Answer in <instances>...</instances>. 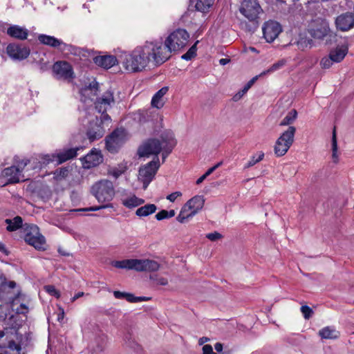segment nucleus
I'll use <instances>...</instances> for the list:
<instances>
[{
	"instance_id": "obj_1",
	"label": "nucleus",
	"mask_w": 354,
	"mask_h": 354,
	"mask_svg": "<svg viewBox=\"0 0 354 354\" xmlns=\"http://www.w3.org/2000/svg\"><path fill=\"white\" fill-rule=\"evenodd\" d=\"M176 140L170 130L165 131L159 138H151L146 140L138 149V155L140 157H149L151 155L157 156L162 151V160L171 152L176 145Z\"/></svg>"
},
{
	"instance_id": "obj_2",
	"label": "nucleus",
	"mask_w": 354,
	"mask_h": 354,
	"mask_svg": "<svg viewBox=\"0 0 354 354\" xmlns=\"http://www.w3.org/2000/svg\"><path fill=\"white\" fill-rule=\"evenodd\" d=\"M79 120L86 128V135L91 142L101 138L105 132V128L111 123L108 114H101L99 119L94 114L93 109H82L80 111Z\"/></svg>"
},
{
	"instance_id": "obj_3",
	"label": "nucleus",
	"mask_w": 354,
	"mask_h": 354,
	"mask_svg": "<svg viewBox=\"0 0 354 354\" xmlns=\"http://www.w3.org/2000/svg\"><path fill=\"white\" fill-rule=\"evenodd\" d=\"M117 56L118 63L128 73L141 72L148 66L140 45L131 51L120 50Z\"/></svg>"
},
{
	"instance_id": "obj_4",
	"label": "nucleus",
	"mask_w": 354,
	"mask_h": 354,
	"mask_svg": "<svg viewBox=\"0 0 354 354\" xmlns=\"http://www.w3.org/2000/svg\"><path fill=\"white\" fill-rule=\"evenodd\" d=\"M140 47L148 66L149 64L160 66L171 57L169 50L162 40L147 41Z\"/></svg>"
},
{
	"instance_id": "obj_5",
	"label": "nucleus",
	"mask_w": 354,
	"mask_h": 354,
	"mask_svg": "<svg viewBox=\"0 0 354 354\" xmlns=\"http://www.w3.org/2000/svg\"><path fill=\"white\" fill-rule=\"evenodd\" d=\"M26 166H29L32 169L41 168L37 158L22 160L18 163L17 166L6 168L3 171V175L8 178L9 183H18L25 180L26 178L23 172H26L28 170V169L25 170Z\"/></svg>"
},
{
	"instance_id": "obj_6",
	"label": "nucleus",
	"mask_w": 354,
	"mask_h": 354,
	"mask_svg": "<svg viewBox=\"0 0 354 354\" xmlns=\"http://www.w3.org/2000/svg\"><path fill=\"white\" fill-rule=\"evenodd\" d=\"M205 199L202 195H196L189 199L181 207L176 220L180 223H184L192 218L203 208Z\"/></svg>"
},
{
	"instance_id": "obj_7",
	"label": "nucleus",
	"mask_w": 354,
	"mask_h": 354,
	"mask_svg": "<svg viewBox=\"0 0 354 354\" xmlns=\"http://www.w3.org/2000/svg\"><path fill=\"white\" fill-rule=\"evenodd\" d=\"M189 34L183 28H178L170 32L165 38L164 42L171 57L172 53H178L188 44Z\"/></svg>"
},
{
	"instance_id": "obj_8",
	"label": "nucleus",
	"mask_w": 354,
	"mask_h": 354,
	"mask_svg": "<svg viewBox=\"0 0 354 354\" xmlns=\"http://www.w3.org/2000/svg\"><path fill=\"white\" fill-rule=\"evenodd\" d=\"M296 128L289 126L277 139L274 145V153L277 157L283 156L292 145L295 140Z\"/></svg>"
},
{
	"instance_id": "obj_9",
	"label": "nucleus",
	"mask_w": 354,
	"mask_h": 354,
	"mask_svg": "<svg viewBox=\"0 0 354 354\" xmlns=\"http://www.w3.org/2000/svg\"><path fill=\"white\" fill-rule=\"evenodd\" d=\"M92 193L99 203H109L115 196L113 184L109 180H102L92 187Z\"/></svg>"
},
{
	"instance_id": "obj_10",
	"label": "nucleus",
	"mask_w": 354,
	"mask_h": 354,
	"mask_svg": "<svg viewBox=\"0 0 354 354\" xmlns=\"http://www.w3.org/2000/svg\"><path fill=\"white\" fill-rule=\"evenodd\" d=\"M79 147L71 148L64 150L57 153L41 155L37 158L40 167L50 163L56 162L57 164H62L77 156Z\"/></svg>"
},
{
	"instance_id": "obj_11",
	"label": "nucleus",
	"mask_w": 354,
	"mask_h": 354,
	"mask_svg": "<svg viewBox=\"0 0 354 354\" xmlns=\"http://www.w3.org/2000/svg\"><path fill=\"white\" fill-rule=\"evenodd\" d=\"M24 239L27 243L39 250H45L46 239L39 232L35 225H26L24 227Z\"/></svg>"
},
{
	"instance_id": "obj_12",
	"label": "nucleus",
	"mask_w": 354,
	"mask_h": 354,
	"mask_svg": "<svg viewBox=\"0 0 354 354\" xmlns=\"http://www.w3.org/2000/svg\"><path fill=\"white\" fill-rule=\"evenodd\" d=\"M159 167V160L156 157V160H152L140 168L138 180L143 183L144 189H147L153 180Z\"/></svg>"
},
{
	"instance_id": "obj_13",
	"label": "nucleus",
	"mask_w": 354,
	"mask_h": 354,
	"mask_svg": "<svg viewBox=\"0 0 354 354\" xmlns=\"http://www.w3.org/2000/svg\"><path fill=\"white\" fill-rule=\"evenodd\" d=\"M240 12L250 21H256L262 9L257 0H243L239 8Z\"/></svg>"
},
{
	"instance_id": "obj_14",
	"label": "nucleus",
	"mask_w": 354,
	"mask_h": 354,
	"mask_svg": "<svg viewBox=\"0 0 354 354\" xmlns=\"http://www.w3.org/2000/svg\"><path fill=\"white\" fill-rule=\"evenodd\" d=\"M53 73L54 77L59 80L71 82L75 77L72 66L65 61L55 62L53 66Z\"/></svg>"
},
{
	"instance_id": "obj_15",
	"label": "nucleus",
	"mask_w": 354,
	"mask_h": 354,
	"mask_svg": "<svg viewBox=\"0 0 354 354\" xmlns=\"http://www.w3.org/2000/svg\"><path fill=\"white\" fill-rule=\"evenodd\" d=\"M127 139V133L123 129L114 131L106 139V147L111 153H115Z\"/></svg>"
},
{
	"instance_id": "obj_16",
	"label": "nucleus",
	"mask_w": 354,
	"mask_h": 354,
	"mask_svg": "<svg viewBox=\"0 0 354 354\" xmlns=\"http://www.w3.org/2000/svg\"><path fill=\"white\" fill-rule=\"evenodd\" d=\"M262 30L266 41L271 43L282 32V27L279 22L270 20L263 24Z\"/></svg>"
},
{
	"instance_id": "obj_17",
	"label": "nucleus",
	"mask_w": 354,
	"mask_h": 354,
	"mask_svg": "<svg viewBox=\"0 0 354 354\" xmlns=\"http://www.w3.org/2000/svg\"><path fill=\"white\" fill-rule=\"evenodd\" d=\"M6 53L10 58L15 61L26 59L30 53L29 48L17 44H10L6 47Z\"/></svg>"
},
{
	"instance_id": "obj_18",
	"label": "nucleus",
	"mask_w": 354,
	"mask_h": 354,
	"mask_svg": "<svg viewBox=\"0 0 354 354\" xmlns=\"http://www.w3.org/2000/svg\"><path fill=\"white\" fill-rule=\"evenodd\" d=\"M115 103L113 92L107 90L101 96L96 99L95 102V109L101 114H106V111Z\"/></svg>"
},
{
	"instance_id": "obj_19",
	"label": "nucleus",
	"mask_w": 354,
	"mask_h": 354,
	"mask_svg": "<svg viewBox=\"0 0 354 354\" xmlns=\"http://www.w3.org/2000/svg\"><path fill=\"white\" fill-rule=\"evenodd\" d=\"M309 32L313 38L322 39L330 32L329 24L324 19L316 20L312 24Z\"/></svg>"
},
{
	"instance_id": "obj_20",
	"label": "nucleus",
	"mask_w": 354,
	"mask_h": 354,
	"mask_svg": "<svg viewBox=\"0 0 354 354\" xmlns=\"http://www.w3.org/2000/svg\"><path fill=\"white\" fill-rule=\"evenodd\" d=\"M81 161L84 168L90 169L101 164L103 162V156L100 150L93 148Z\"/></svg>"
},
{
	"instance_id": "obj_21",
	"label": "nucleus",
	"mask_w": 354,
	"mask_h": 354,
	"mask_svg": "<svg viewBox=\"0 0 354 354\" xmlns=\"http://www.w3.org/2000/svg\"><path fill=\"white\" fill-rule=\"evenodd\" d=\"M160 268V264L155 260L149 259H136V271L156 272Z\"/></svg>"
},
{
	"instance_id": "obj_22",
	"label": "nucleus",
	"mask_w": 354,
	"mask_h": 354,
	"mask_svg": "<svg viewBox=\"0 0 354 354\" xmlns=\"http://www.w3.org/2000/svg\"><path fill=\"white\" fill-rule=\"evenodd\" d=\"M39 41L46 46H49L50 47L57 48L59 47L62 50H70L71 46L67 45L63 41L53 36L47 35L44 34L39 35L38 36Z\"/></svg>"
},
{
	"instance_id": "obj_23",
	"label": "nucleus",
	"mask_w": 354,
	"mask_h": 354,
	"mask_svg": "<svg viewBox=\"0 0 354 354\" xmlns=\"http://www.w3.org/2000/svg\"><path fill=\"white\" fill-rule=\"evenodd\" d=\"M335 25L342 31L350 30L354 26V15L351 12L340 15L336 18Z\"/></svg>"
},
{
	"instance_id": "obj_24",
	"label": "nucleus",
	"mask_w": 354,
	"mask_h": 354,
	"mask_svg": "<svg viewBox=\"0 0 354 354\" xmlns=\"http://www.w3.org/2000/svg\"><path fill=\"white\" fill-rule=\"evenodd\" d=\"M97 90L98 84L95 81L91 82L88 86L82 87L80 91L81 100L84 103L92 102L97 95Z\"/></svg>"
},
{
	"instance_id": "obj_25",
	"label": "nucleus",
	"mask_w": 354,
	"mask_h": 354,
	"mask_svg": "<svg viewBox=\"0 0 354 354\" xmlns=\"http://www.w3.org/2000/svg\"><path fill=\"white\" fill-rule=\"evenodd\" d=\"M6 33L12 38L19 40H25L28 37V30L18 25H11L7 29Z\"/></svg>"
},
{
	"instance_id": "obj_26",
	"label": "nucleus",
	"mask_w": 354,
	"mask_h": 354,
	"mask_svg": "<svg viewBox=\"0 0 354 354\" xmlns=\"http://www.w3.org/2000/svg\"><path fill=\"white\" fill-rule=\"evenodd\" d=\"M94 62L99 66L110 68L118 63V57L113 55H101L94 58Z\"/></svg>"
},
{
	"instance_id": "obj_27",
	"label": "nucleus",
	"mask_w": 354,
	"mask_h": 354,
	"mask_svg": "<svg viewBox=\"0 0 354 354\" xmlns=\"http://www.w3.org/2000/svg\"><path fill=\"white\" fill-rule=\"evenodd\" d=\"M348 52V47L346 44L337 45L331 49L329 55L335 63L341 62Z\"/></svg>"
},
{
	"instance_id": "obj_28",
	"label": "nucleus",
	"mask_w": 354,
	"mask_h": 354,
	"mask_svg": "<svg viewBox=\"0 0 354 354\" xmlns=\"http://www.w3.org/2000/svg\"><path fill=\"white\" fill-rule=\"evenodd\" d=\"M168 91V86H163L158 90L152 97L151 101V106L158 109H161L165 104L164 96L167 93Z\"/></svg>"
},
{
	"instance_id": "obj_29",
	"label": "nucleus",
	"mask_w": 354,
	"mask_h": 354,
	"mask_svg": "<svg viewBox=\"0 0 354 354\" xmlns=\"http://www.w3.org/2000/svg\"><path fill=\"white\" fill-rule=\"evenodd\" d=\"M145 203V200L131 194L122 198V204L128 209L138 207Z\"/></svg>"
},
{
	"instance_id": "obj_30",
	"label": "nucleus",
	"mask_w": 354,
	"mask_h": 354,
	"mask_svg": "<svg viewBox=\"0 0 354 354\" xmlns=\"http://www.w3.org/2000/svg\"><path fill=\"white\" fill-rule=\"evenodd\" d=\"M157 210V206L154 204H147L138 207L136 211V215L138 217H146L153 214Z\"/></svg>"
},
{
	"instance_id": "obj_31",
	"label": "nucleus",
	"mask_w": 354,
	"mask_h": 354,
	"mask_svg": "<svg viewBox=\"0 0 354 354\" xmlns=\"http://www.w3.org/2000/svg\"><path fill=\"white\" fill-rule=\"evenodd\" d=\"M111 264L117 268L136 270V259L115 261Z\"/></svg>"
},
{
	"instance_id": "obj_32",
	"label": "nucleus",
	"mask_w": 354,
	"mask_h": 354,
	"mask_svg": "<svg viewBox=\"0 0 354 354\" xmlns=\"http://www.w3.org/2000/svg\"><path fill=\"white\" fill-rule=\"evenodd\" d=\"M319 336L323 339H337L339 333L334 328L326 326L319 331Z\"/></svg>"
},
{
	"instance_id": "obj_33",
	"label": "nucleus",
	"mask_w": 354,
	"mask_h": 354,
	"mask_svg": "<svg viewBox=\"0 0 354 354\" xmlns=\"http://www.w3.org/2000/svg\"><path fill=\"white\" fill-rule=\"evenodd\" d=\"M127 163L122 162L116 167H113L109 169L108 174L115 178L124 174L127 169Z\"/></svg>"
},
{
	"instance_id": "obj_34",
	"label": "nucleus",
	"mask_w": 354,
	"mask_h": 354,
	"mask_svg": "<svg viewBox=\"0 0 354 354\" xmlns=\"http://www.w3.org/2000/svg\"><path fill=\"white\" fill-rule=\"evenodd\" d=\"M5 222L7 224L6 229L10 232L17 230L22 225V218L20 216H16L13 219H6Z\"/></svg>"
},
{
	"instance_id": "obj_35",
	"label": "nucleus",
	"mask_w": 354,
	"mask_h": 354,
	"mask_svg": "<svg viewBox=\"0 0 354 354\" xmlns=\"http://www.w3.org/2000/svg\"><path fill=\"white\" fill-rule=\"evenodd\" d=\"M214 0H197L196 3V9L201 12H207L212 6Z\"/></svg>"
},
{
	"instance_id": "obj_36",
	"label": "nucleus",
	"mask_w": 354,
	"mask_h": 354,
	"mask_svg": "<svg viewBox=\"0 0 354 354\" xmlns=\"http://www.w3.org/2000/svg\"><path fill=\"white\" fill-rule=\"evenodd\" d=\"M331 150H332V160L335 163H337L339 161L337 141L336 137L335 129L333 130L332 142H331Z\"/></svg>"
},
{
	"instance_id": "obj_37",
	"label": "nucleus",
	"mask_w": 354,
	"mask_h": 354,
	"mask_svg": "<svg viewBox=\"0 0 354 354\" xmlns=\"http://www.w3.org/2000/svg\"><path fill=\"white\" fill-rule=\"evenodd\" d=\"M297 117V112L296 110L292 109L287 113V115L282 119L279 123V126H288L294 122Z\"/></svg>"
},
{
	"instance_id": "obj_38",
	"label": "nucleus",
	"mask_w": 354,
	"mask_h": 354,
	"mask_svg": "<svg viewBox=\"0 0 354 354\" xmlns=\"http://www.w3.org/2000/svg\"><path fill=\"white\" fill-rule=\"evenodd\" d=\"M286 60L285 59H281L278 61L277 62L273 64L269 68H268L266 71H263L262 73H260V76H263L267 74L272 73L280 68H281L285 64H286Z\"/></svg>"
},
{
	"instance_id": "obj_39",
	"label": "nucleus",
	"mask_w": 354,
	"mask_h": 354,
	"mask_svg": "<svg viewBox=\"0 0 354 354\" xmlns=\"http://www.w3.org/2000/svg\"><path fill=\"white\" fill-rule=\"evenodd\" d=\"M175 214L176 212L174 209H171L169 211L162 209L157 213L155 217L158 221H161L163 219L172 218L175 216Z\"/></svg>"
},
{
	"instance_id": "obj_40",
	"label": "nucleus",
	"mask_w": 354,
	"mask_h": 354,
	"mask_svg": "<svg viewBox=\"0 0 354 354\" xmlns=\"http://www.w3.org/2000/svg\"><path fill=\"white\" fill-rule=\"evenodd\" d=\"M263 157L264 153L262 151H260L257 155L252 156L245 165V168L248 169L254 166L255 164L262 160L263 159Z\"/></svg>"
},
{
	"instance_id": "obj_41",
	"label": "nucleus",
	"mask_w": 354,
	"mask_h": 354,
	"mask_svg": "<svg viewBox=\"0 0 354 354\" xmlns=\"http://www.w3.org/2000/svg\"><path fill=\"white\" fill-rule=\"evenodd\" d=\"M198 42V41H196L195 44L189 48L187 53L182 55L181 58L184 60L188 61L191 60L193 57H194L196 55V46Z\"/></svg>"
},
{
	"instance_id": "obj_42",
	"label": "nucleus",
	"mask_w": 354,
	"mask_h": 354,
	"mask_svg": "<svg viewBox=\"0 0 354 354\" xmlns=\"http://www.w3.org/2000/svg\"><path fill=\"white\" fill-rule=\"evenodd\" d=\"M113 295L116 299H124L131 303H132V301H133V295L131 293L115 290L113 292Z\"/></svg>"
},
{
	"instance_id": "obj_43",
	"label": "nucleus",
	"mask_w": 354,
	"mask_h": 354,
	"mask_svg": "<svg viewBox=\"0 0 354 354\" xmlns=\"http://www.w3.org/2000/svg\"><path fill=\"white\" fill-rule=\"evenodd\" d=\"M150 279L153 281V283L157 286H167L168 284V279L164 277L154 274L150 277Z\"/></svg>"
},
{
	"instance_id": "obj_44",
	"label": "nucleus",
	"mask_w": 354,
	"mask_h": 354,
	"mask_svg": "<svg viewBox=\"0 0 354 354\" xmlns=\"http://www.w3.org/2000/svg\"><path fill=\"white\" fill-rule=\"evenodd\" d=\"M334 63L335 62L333 60L331 56L328 55V57H324L321 59L320 66L324 69H328L330 68Z\"/></svg>"
},
{
	"instance_id": "obj_45",
	"label": "nucleus",
	"mask_w": 354,
	"mask_h": 354,
	"mask_svg": "<svg viewBox=\"0 0 354 354\" xmlns=\"http://www.w3.org/2000/svg\"><path fill=\"white\" fill-rule=\"evenodd\" d=\"M6 351H8V354H19L21 351V346L17 344L14 342H10L8 344V348Z\"/></svg>"
},
{
	"instance_id": "obj_46",
	"label": "nucleus",
	"mask_w": 354,
	"mask_h": 354,
	"mask_svg": "<svg viewBox=\"0 0 354 354\" xmlns=\"http://www.w3.org/2000/svg\"><path fill=\"white\" fill-rule=\"evenodd\" d=\"M17 305V304L14 301L12 306L14 308V310L16 311L18 314H26L28 312V307L25 304H21L19 306L15 307Z\"/></svg>"
},
{
	"instance_id": "obj_47",
	"label": "nucleus",
	"mask_w": 354,
	"mask_h": 354,
	"mask_svg": "<svg viewBox=\"0 0 354 354\" xmlns=\"http://www.w3.org/2000/svg\"><path fill=\"white\" fill-rule=\"evenodd\" d=\"M44 290L50 295L55 297L56 298H59L61 294L58 290H57L55 286L48 285L44 286Z\"/></svg>"
},
{
	"instance_id": "obj_48",
	"label": "nucleus",
	"mask_w": 354,
	"mask_h": 354,
	"mask_svg": "<svg viewBox=\"0 0 354 354\" xmlns=\"http://www.w3.org/2000/svg\"><path fill=\"white\" fill-rule=\"evenodd\" d=\"M68 170L66 168H62L59 170H57L54 173V178L56 180H59L62 178H66L68 176Z\"/></svg>"
},
{
	"instance_id": "obj_49",
	"label": "nucleus",
	"mask_w": 354,
	"mask_h": 354,
	"mask_svg": "<svg viewBox=\"0 0 354 354\" xmlns=\"http://www.w3.org/2000/svg\"><path fill=\"white\" fill-rule=\"evenodd\" d=\"M301 312L306 319H310L313 315V310L309 306L304 305L301 307Z\"/></svg>"
},
{
	"instance_id": "obj_50",
	"label": "nucleus",
	"mask_w": 354,
	"mask_h": 354,
	"mask_svg": "<svg viewBox=\"0 0 354 354\" xmlns=\"http://www.w3.org/2000/svg\"><path fill=\"white\" fill-rule=\"evenodd\" d=\"M183 194L181 192L177 191L174 192L169 195L167 196L166 198L167 200L169 201L171 203H174L176 201L178 198L182 197Z\"/></svg>"
},
{
	"instance_id": "obj_51",
	"label": "nucleus",
	"mask_w": 354,
	"mask_h": 354,
	"mask_svg": "<svg viewBox=\"0 0 354 354\" xmlns=\"http://www.w3.org/2000/svg\"><path fill=\"white\" fill-rule=\"evenodd\" d=\"M113 207V205L111 203H107L106 205H100V206H93L89 208L84 209V211H98L102 209Z\"/></svg>"
},
{
	"instance_id": "obj_52",
	"label": "nucleus",
	"mask_w": 354,
	"mask_h": 354,
	"mask_svg": "<svg viewBox=\"0 0 354 354\" xmlns=\"http://www.w3.org/2000/svg\"><path fill=\"white\" fill-rule=\"evenodd\" d=\"M206 237L212 241H217V240L221 239L222 235L217 232H214L212 233L207 234L206 235Z\"/></svg>"
},
{
	"instance_id": "obj_53",
	"label": "nucleus",
	"mask_w": 354,
	"mask_h": 354,
	"mask_svg": "<svg viewBox=\"0 0 354 354\" xmlns=\"http://www.w3.org/2000/svg\"><path fill=\"white\" fill-rule=\"evenodd\" d=\"M203 354H216L213 351V348L211 345L206 344L203 347Z\"/></svg>"
},
{
	"instance_id": "obj_54",
	"label": "nucleus",
	"mask_w": 354,
	"mask_h": 354,
	"mask_svg": "<svg viewBox=\"0 0 354 354\" xmlns=\"http://www.w3.org/2000/svg\"><path fill=\"white\" fill-rule=\"evenodd\" d=\"M149 299H150V298L147 297H136L133 295L132 303L145 301H149Z\"/></svg>"
},
{
	"instance_id": "obj_55",
	"label": "nucleus",
	"mask_w": 354,
	"mask_h": 354,
	"mask_svg": "<svg viewBox=\"0 0 354 354\" xmlns=\"http://www.w3.org/2000/svg\"><path fill=\"white\" fill-rule=\"evenodd\" d=\"M245 93H246V91H245L243 89H242L234 95V96L233 97V99L235 101L239 100Z\"/></svg>"
},
{
	"instance_id": "obj_56",
	"label": "nucleus",
	"mask_w": 354,
	"mask_h": 354,
	"mask_svg": "<svg viewBox=\"0 0 354 354\" xmlns=\"http://www.w3.org/2000/svg\"><path fill=\"white\" fill-rule=\"evenodd\" d=\"M59 313L57 315V321L62 322L64 319V310L62 306H59Z\"/></svg>"
},
{
	"instance_id": "obj_57",
	"label": "nucleus",
	"mask_w": 354,
	"mask_h": 354,
	"mask_svg": "<svg viewBox=\"0 0 354 354\" xmlns=\"http://www.w3.org/2000/svg\"><path fill=\"white\" fill-rule=\"evenodd\" d=\"M84 295L83 292H79L77 294H75L72 298H71V302H74L76 299H79L80 297H82Z\"/></svg>"
},
{
	"instance_id": "obj_58",
	"label": "nucleus",
	"mask_w": 354,
	"mask_h": 354,
	"mask_svg": "<svg viewBox=\"0 0 354 354\" xmlns=\"http://www.w3.org/2000/svg\"><path fill=\"white\" fill-rule=\"evenodd\" d=\"M214 348L217 352H221L223 351V344L218 342L214 345Z\"/></svg>"
},
{
	"instance_id": "obj_59",
	"label": "nucleus",
	"mask_w": 354,
	"mask_h": 354,
	"mask_svg": "<svg viewBox=\"0 0 354 354\" xmlns=\"http://www.w3.org/2000/svg\"><path fill=\"white\" fill-rule=\"evenodd\" d=\"M209 340L208 337H202L198 339V344L199 345H203L205 343L207 342Z\"/></svg>"
},
{
	"instance_id": "obj_60",
	"label": "nucleus",
	"mask_w": 354,
	"mask_h": 354,
	"mask_svg": "<svg viewBox=\"0 0 354 354\" xmlns=\"http://www.w3.org/2000/svg\"><path fill=\"white\" fill-rule=\"evenodd\" d=\"M260 74L252 77L248 83L252 86L254 83L260 77Z\"/></svg>"
},
{
	"instance_id": "obj_61",
	"label": "nucleus",
	"mask_w": 354,
	"mask_h": 354,
	"mask_svg": "<svg viewBox=\"0 0 354 354\" xmlns=\"http://www.w3.org/2000/svg\"><path fill=\"white\" fill-rule=\"evenodd\" d=\"M207 177V176L205 173L203 176H201L199 178L197 179L196 184L197 185L201 184Z\"/></svg>"
},
{
	"instance_id": "obj_62",
	"label": "nucleus",
	"mask_w": 354,
	"mask_h": 354,
	"mask_svg": "<svg viewBox=\"0 0 354 354\" xmlns=\"http://www.w3.org/2000/svg\"><path fill=\"white\" fill-rule=\"evenodd\" d=\"M229 62H230V59H225V58H223V59H221L219 60V64L221 65L224 66V65L227 64V63H229Z\"/></svg>"
},
{
	"instance_id": "obj_63",
	"label": "nucleus",
	"mask_w": 354,
	"mask_h": 354,
	"mask_svg": "<svg viewBox=\"0 0 354 354\" xmlns=\"http://www.w3.org/2000/svg\"><path fill=\"white\" fill-rule=\"evenodd\" d=\"M215 171L214 168L212 167H210L209 169H207V171L205 172L206 175L208 176H209L212 173H213L214 171Z\"/></svg>"
},
{
	"instance_id": "obj_64",
	"label": "nucleus",
	"mask_w": 354,
	"mask_h": 354,
	"mask_svg": "<svg viewBox=\"0 0 354 354\" xmlns=\"http://www.w3.org/2000/svg\"><path fill=\"white\" fill-rule=\"evenodd\" d=\"M248 50H250V51H251L252 53H259V51L255 48L252 47V46L249 47Z\"/></svg>"
}]
</instances>
